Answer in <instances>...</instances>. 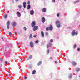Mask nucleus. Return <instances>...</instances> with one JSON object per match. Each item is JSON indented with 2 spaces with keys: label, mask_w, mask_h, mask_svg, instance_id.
I'll list each match as a JSON object with an SVG mask.
<instances>
[{
  "label": "nucleus",
  "mask_w": 80,
  "mask_h": 80,
  "mask_svg": "<svg viewBox=\"0 0 80 80\" xmlns=\"http://www.w3.org/2000/svg\"><path fill=\"white\" fill-rule=\"evenodd\" d=\"M53 30V26L52 25H50L49 27L47 28H46V30L48 31V30Z\"/></svg>",
  "instance_id": "nucleus-1"
},
{
  "label": "nucleus",
  "mask_w": 80,
  "mask_h": 80,
  "mask_svg": "<svg viewBox=\"0 0 80 80\" xmlns=\"http://www.w3.org/2000/svg\"><path fill=\"white\" fill-rule=\"evenodd\" d=\"M36 24V22H35V21H33V22H32L31 23V25L32 26V27H33L34 26H35V25Z\"/></svg>",
  "instance_id": "nucleus-2"
},
{
  "label": "nucleus",
  "mask_w": 80,
  "mask_h": 80,
  "mask_svg": "<svg viewBox=\"0 0 80 80\" xmlns=\"http://www.w3.org/2000/svg\"><path fill=\"white\" fill-rule=\"evenodd\" d=\"M72 36H75V30H73L71 33Z\"/></svg>",
  "instance_id": "nucleus-3"
},
{
  "label": "nucleus",
  "mask_w": 80,
  "mask_h": 80,
  "mask_svg": "<svg viewBox=\"0 0 80 80\" xmlns=\"http://www.w3.org/2000/svg\"><path fill=\"white\" fill-rule=\"evenodd\" d=\"M38 26H35L33 28V30L34 31H35L36 30H38Z\"/></svg>",
  "instance_id": "nucleus-4"
},
{
  "label": "nucleus",
  "mask_w": 80,
  "mask_h": 80,
  "mask_svg": "<svg viewBox=\"0 0 80 80\" xmlns=\"http://www.w3.org/2000/svg\"><path fill=\"white\" fill-rule=\"evenodd\" d=\"M72 63L73 66H76L77 65V62L75 61H72Z\"/></svg>",
  "instance_id": "nucleus-5"
},
{
  "label": "nucleus",
  "mask_w": 80,
  "mask_h": 80,
  "mask_svg": "<svg viewBox=\"0 0 80 80\" xmlns=\"http://www.w3.org/2000/svg\"><path fill=\"white\" fill-rule=\"evenodd\" d=\"M42 11L43 13H45L46 12H47V8H42Z\"/></svg>",
  "instance_id": "nucleus-6"
},
{
  "label": "nucleus",
  "mask_w": 80,
  "mask_h": 80,
  "mask_svg": "<svg viewBox=\"0 0 80 80\" xmlns=\"http://www.w3.org/2000/svg\"><path fill=\"white\" fill-rule=\"evenodd\" d=\"M42 23H45V18L44 17H42Z\"/></svg>",
  "instance_id": "nucleus-7"
},
{
  "label": "nucleus",
  "mask_w": 80,
  "mask_h": 80,
  "mask_svg": "<svg viewBox=\"0 0 80 80\" xmlns=\"http://www.w3.org/2000/svg\"><path fill=\"white\" fill-rule=\"evenodd\" d=\"M29 13H30V15H32L34 14V11L33 10H31L29 12Z\"/></svg>",
  "instance_id": "nucleus-8"
},
{
  "label": "nucleus",
  "mask_w": 80,
  "mask_h": 80,
  "mask_svg": "<svg viewBox=\"0 0 80 80\" xmlns=\"http://www.w3.org/2000/svg\"><path fill=\"white\" fill-rule=\"evenodd\" d=\"M30 45L31 48H32L33 47V42H32V41L30 43Z\"/></svg>",
  "instance_id": "nucleus-9"
},
{
  "label": "nucleus",
  "mask_w": 80,
  "mask_h": 80,
  "mask_svg": "<svg viewBox=\"0 0 80 80\" xmlns=\"http://www.w3.org/2000/svg\"><path fill=\"white\" fill-rule=\"evenodd\" d=\"M16 13L18 14V17H21V14L20 13V12H17Z\"/></svg>",
  "instance_id": "nucleus-10"
},
{
  "label": "nucleus",
  "mask_w": 80,
  "mask_h": 80,
  "mask_svg": "<svg viewBox=\"0 0 80 80\" xmlns=\"http://www.w3.org/2000/svg\"><path fill=\"white\" fill-rule=\"evenodd\" d=\"M76 71V72H80V68H76L75 69Z\"/></svg>",
  "instance_id": "nucleus-11"
},
{
  "label": "nucleus",
  "mask_w": 80,
  "mask_h": 80,
  "mask_svg": "<svg viewBox=\"0 0 80 80\" xmlns=\"http://www.w3.org/2000/svg\"><path fill=\"white\" fill-rule=\"evenodd\" d=\"M41 36L42 37H44V33L42 31L41 32Z\"/></svg>",
  "instance_id": "nucleus-12"
},
{
  "label": "nucleus",
  "mask_w": 80,
  "mask_h": 80,
  "mask_svg": "<svg viewBox=\"0 0 80 80\" xmlns=\"http://www.w3.org/2000/svg\"><path fill=\"white\" fill-rule=\"evenodd\" d=\"M23 7H24V8H26V2H24L23 3Z\"/></svg>",
  "instance_id": "nucleus-13"
},
{
  "label": "nucleus",
  "mask_w": 80,
  "mask_h": 80,
  "mask_svg": "<svg viewBox=\"0 0 80 80\" xmlns=\"http://www.w3.org/2000/svg\"><path fill=\"white\" fill-rule=\"evenodd\" d=\"M80 2V1L77 0L75 1H74L73 3H74V4H75L76 3H78V2Z\"/></svg>",
  "instance_id": "nucleus-14"
},
{
  "label": "nucleus",
  "mask_w": 80,
  "mask_h": 80,
  "mask_svg": "<svg viewBox=\"0 0 80 80\" xmlns=\"http://www.w3.org/2000/svg\"><path fill=\"white\" fill-rule=\"evenodd\" d=\"M60 23V21H56V25H58V24H59Z\"/></svg>",
  "instance_id": "nucleus-15"
},
{
  "label": "nucleus",
  "mask_w": 80,
  "mask_h": 80,
  "mask_svg": "<svg viewBox=\"0 0 80 80\" xmlns=\"http://www.w3.org/2000/svg\"><path fill=\"white\" fill-rule=\"evenodd\" d=\"M9 35L10 37L11 38L12 37V33L11 32H9Z\"/></svg>",
  "instance_id": "nucleus-16"
},
{
  "label": "nucleus",
  "mask_w": 80,
  "mask_h": 80,
  "mask_svg": "<svg viewBox=\"0 0 80 80\" xmlns=\"http://www.w3.org/2000/svg\"><path fill=\"white\" fill-rule=\"evenodd\" d=\"M30 8V4L28 5L27 7V9L28 10H29Z\"/></svg>",
  "instance_id": "nucleus-17"
},
{
  "label": "nucleus",
  "mask_w": 80,
  "mask_h": 80,
  "mask_svg": "<svg viewBox=\"0 0 80 80\" xmlns=\"http://www.w3.org/2000/svg\"><path fill=\"white\" fill-rule=\"evenodd\" d=\"M17 25V23L16 22H14L12 23V26L13 27H15V26H16V25Z\"/></svg>",
  "instance_id": "nucleus-18"
},
{
  "label": "nucleus",
  "mask_w": 80,
  "mask_h": 80,
  "mask_svg": "<svg viewBox=\"0 0 80 80\" xmlns=\"http://www.w3.org/2000/svg\"><path fill=\"white\" fill-rule=\"evenodd\" d=\"M36 72V71L35 70H33L32 72V74H33V75H34V74H35V73Z\"/></svg>",
  "instance_id": "nucleus-19"
},
{
  "label": "nucleus",
  "mask_w": 80,
  "mask_h": 80,
  "mask_svg": "<svg viewBox=\"0 0 80 80\" xmlns=\"http://www.w3.org/2000/svg\"><path fill=\"white\" fill-rule=\"evenodd\" d=\"M6 24L7 25H10V21H8L7 22Z\"/></svg>",
  "instance_id": "nucleus-20"
},
{
  "label": "nucleus",
  "mask_w": 80,
  "mask_h": 80,
  "mask_svg": "<svg viewBox=\"0 0 80 80\" xmlns=\"http://www.w3.org/2000/svg\"><path fill=\"white\" fill-rule=\"evenodd\" d=\"M76 47H77V44H75L73 45V48L75 49L76 48Z\"/></svg>",
  "instance_id": "nucleus-21"
},
{
  "label": "nucleus",
  "mask_w": 80,
  "mask_h": 80,
  "mask_svg": "<svg viewBox=\"0 0 80 80\" xmlns=\"http://www.w3.org/2000/svg\"><path fill=\"white\" fill-rule=\"evenodd\" d=\"M41 64H42V61H39L38 63V65H40Z\"/></svg>",
  "instance_id": "nucleus-22"
},
{
  "label": "nucleus",
  "mask_w": 80,
  "mask_h": 80,
  "mask_svg": "<svg viewBox=\"0 0 80 80\" xmlns=\"http://www.w3.org/2000/svg\"><path fill=\"white\" fill-rule=\"evenodd\" d=\"M32 58H33V56H32V55H31L29 56L28 59H32Z\"/></svg>",
  "instance_id": "nucleus-23"
},
{
  "label": "nucleus",
  "mask_w": 80,
  "mask_h": 80,
  "mask_svg": "<svg viewBox=\"0 0 80 80\" xmlns=\"http://www.w3.org/2000/svg\"><path fill=\"white\" fill-rule=\"evenodd\" d=\"M32 38V35L31 34L29 36V38L30 39H31Z\"/></svg>",
  "instance_id": "nucleus-24"
},
{
  "label": "nucleus",
  "mask_w": 80,
  "mask_h": 80,
  "mask_svg": "<svg viewBox=\"0 0 80 80\" xmlns=\"http://www.w3.org/2000/svg\"><path fill=\"white\" fill-rule=\"evenodd\" d=\"M57 27L58 28H60V24H59L57 25Z\"/></svg>",
  "instance_id": "nucleus-25"
},
{
  "label": "nucleus",
  "mask_w": 80,
  "mask_h": 80,
  "mask_svg": "<svg viewBox=\"0 0 80 80\" xmlns=\"http://www.w3.org/2000/svg\"><path fill=\"white\" fill-rule=\"evenodd\" d=\"M18 7L19 8H20V9H21V8H22V5H19Z\"/></svg>",
  "instance_id": "nucleus-26"
},
{
  "label": "nucleus",
  "mask_w": 80,
  "mask_h": 80,
  "mask_svg": "<svg viewBox=\"0 0 80 80\" xmlns=\"http://www.w3.org/2000/svg\"><path fill=\"white\" fill-rule=\"evenodd\" d=\"M78 34V32H75V35H77Z\"/></svg>",
  "instance_id": "nucleus-27"
},
{
  "label": "nucleus",
  "mask_w": 80,
  "mask_h": 80,
  "mask_svg": "<svg viewBox=\"0 0 80 80\" xmlns=\"http://www.w3.org/2000/svg\"><path fill=\"white\" fill-rule=\"evenodd\" d=\"M4 18H7V14L4 16Z\"/></svg>",
  "instance_id": "nucleus-28"
},
{
  "label": "nucleus",
  "mask_w": 80,
  "mask_h": 80,
  "mask_svg": "<svg viewBox=\"0 0 80 80\" xmlns=\"http://www.w3.org/2000/svg\"><path fill=\"white\" fill-rule=\"evenodd\" d=\"M72 76H73V74H70V78H72Z\"/></svg>",
  "instance_id": "nucleus-29"
},
{
  "label": "nucleus",
  "mask_w": 80,
  "mask_h": 80,
  "mask_svg": "<svg viewBox=\"0 0 80 80\" xmlns=\"http://www.w3.org/2000/svg\"><path fill=\"white\" fill-rule=\"evenodd\" d=\"M77 51L78 52H80V48H78V49H77Z\"/></svg>",
  "instance_id": "nucleus-30"
},
{
  "label": "nucleus",
  "mask_w": 80,
  "mask_h": 80,
  "mask_svg": "<svg viewBox=\"0 0 80 80\" xmlns=\"http://www.w3.org/2000/svg\"><path fill=\"white\" fill-rule=\"evenodd\" d=\"M1 38L2 39V40H3V41H4V39H3V37H1Z\"/></svg>",
  "instance_id": "nucleus-31"
},
{
  "label": "nucleus",
  "mask_w": 80,
  "mask_h": 80,
  "mask_svg": "<svg viewBox=\"0 0 80 80\" xmlns=\"http://www.w3.org/2000/svg\"><path fill=\"white\" fill-rule=\"evenodd\" d=\"M7 28L8 29H10V27H9V25H7Z\"/></svg>",
  "instance_id": "nucleus-32"
},
{
  "label": "nucleus",
  "mask_w": 80,
  "mask_h": 80,
  "mask_svg": "<svg viewBox=\"0 0 80 80\" xmlns=\"http://www.w3.org/2000/svg\"><path fill=\"white\" fill-rule=\"evenodd\" d=\"M35 43H38V40H37L35 41Z\"/></svg>",
  "instance_id": "nucleus-33"
},
{
  "label": "nucleus",
  "mask_w": 80,
  "mask_h": 80,
  "mask_svg": "<svg viewBox=\"0 0 80 80\" xmlns=\"http://www.w3.org/2000/svg\"><path fill=\"white\" fill-rule=\"evenodd\" d=\"M65 56L66 57H67V60H68V57H67L68 55L66 54Z\"/></svg>",
  "instance_id": "nucleus-34"
},
{
  "label": "nucleus",
  "mask_w": 80,
  "mask_h": 80,
  "mask_svg": "<svg viewBox=\"0 0 80 80\" xmlns=\"http://www.w3.org/2000/svg\"><path fill=\"white\" fill-rule=\"evenodd\" d=\"M24 30L25 31L27 30V28L24 27Z\"/></svg>",
  "instance_id": "nucleus-35"
},
{
  "label": "nucleus",
  "mask_w": 80,
  "mask_h": 80,
  "mask_svg": "<svg viewBox=\"0 0 80 80\" xmlns=\"http://www.w3.org/2000/svg\"><path fill=\"white\" fill-rule=\"evenodd\" d=\"M57 17H60V14H59V13H58L57 14Z\"/></svg>",
  "instance_id": "nucleus-36"
},
{
  "label": "nucleus",
  "mask_w": 80,
  "mask_h": 80,
  "mask_svg": "<svg viewBox=\"0 0 80 80\" xmlns=\"http://www.w3.org/2000/svg\"><path fill=\"white\" fill-rule=\"evenodd\" d=\"M50 42H51V43H52V42H53V40L51 39L50 40Z\"/></svg>",
  "instance_id": "nucleus-37"
},
{
  "label": "nucleus",
  "mask_w": 80,
  "mask_h": 80,
  "mask_svg": "<svg viewBox=\"0 0 80 80\" xmlns=\"http://www.w3.org/2000/svg\"><path fill=\"white\" fill-rule=\"evenodd\" d=\"M5 65H6V64H7V61H5Z\"/></svg>",
  "instance_id": "nucleus-38"
},
{
  "label": "nucleus",
  "mask_w": 80,
  "mask_h": 80,
  "mask_svg": "<svg viewBox=\"0 0 80 80\" xmlns=\"http://www.w3.org/2000/svg\"><path fill=\"white\" fill-rule=\"evenodd\" d=\"M24 78V79H27V78L26 76H25Z\"/></svg>",
  "instance_id": "nucleus-39"
},
{
  "label": "nucleus",
  "mask_w": 80,
  "mask_h": 80,
  "mask_svg": "<svg viewBox=\"0 0 80 80\" xmlns=\"http://www.w3.org/2000/svg\"><path fill=\"white\" fill-rule=\"evenodd\" d=\"M52 2H55V0H52Z\"/></svg>",
  "instance_id": "nucleus-40"
},
{
  "label": "nucleus",
  "mask_w": 80,
  "mask_h": 80,
  "mask_svg": "<svg viewBox=\"0 0 80 80\" xmlns=\"http://www.w3.org/2000/svg\"><path fill=\"white\" fill-rule=\"evenodd\" d=\"M30 1H28V5H29V4H30Z\"/></svg>",
  "instance_id": "nucleus-41"
},
{
  "label": "nucleus",
  "mask_w": 80,
  "mask_h": 80,
  "mask_svg": "<svg viewBox=\"0 0 80 80\" xmlns=\"http://www.w3.org/2000/svg\"><path fill=\"white\" fill-rule=\"evenodd\" d=\"M0 59V61H2V60H3V59H2V58H1Z\"/></svg>",
  "instance_id": "nucleus-42"
},
{
  "label": "nucleus",
  "mask_w": 80,
  "mask_h": 80,
  "mask_svg": "<svg viewBox=\"0 0 80 80\" xmlns=\"http://www.w3.org/2000/svg\"><path fill=\"white\" fill-rule=\"evenodd\" d=\"M36 37H37V36H36V35H34V36H33V37H34V38H36Z\"/></svg>",
  "instance_id": "nucleus-43"
},
{
  "label": "nucleus",
  "mask_w": 80,
  "mask_h": 80,
  "mask_svg": "<svg viewBox=\"0 0 80 80\" xmlns=\"http://www.w3.org/2000/svg\"><path fill=\"white\" fill-rule=\"evenodd\" d=\"M47 53H47L48 54L49 53V50H48V51H47Z\"/></svg>",
  "instance_id": "nucleus-44"
},
{
  "label": "nucleus",
  "mask_w": 80,
  "mask_h": 80,
  "mask_svg": "<svg viewBox=\"0 0 80 80\" xmlns=\"http://www.w3.org/2000/svg\"><path fill=\"white\" fill-rule=\"evenodd\" d=\"M46 35H47H47H48V33L46 32Z\"/></svg>",
  "instance_id": "nucleus-45"
},
{
  "label": "nucleus",
  "mask_w": 80,
  "mask_h": 80,
  "mask_svg": "<svg viewBox=\"0 0 80 80\" xmlns=\"http://www.w3.org/2000/svg\"><path fill=\"white\" fill-rule=\"evenodd\" d=\"M55 63H56V64L57 63V62L56 61H55Z\"/></svg>",
  "instance_id": "nucleus-46"
},
{
  "label": "nucleus",
  "mask_w": 80,
  "mask_h": 80,
  "mask_svg": "<svg viewBox=\"0 0 80 80\" xmlns=\"http://www.w3.org/2000/svg\"><path fill=\"white\" fill-rule=\"evenodd\" d=\"M18 0H16V2H18Z\"/></svg>",
  "instance_id": "nucleus-47"
},
{
  "label": "nucleus",
  "mask_w": 80,
  "mask_h": 80,
  "mask_svg": "<svg viewBox=\"0 0 80 80\" xmlns=\"http://www.w3.org/2000/svg\"><path fill=\"white\" fill-rule=\"evenodd\" d=\"M79 78H80V75H79Z\"/></svg>",
  "instance_id": "nucleus-48"
},
{
  "label": "nucleus",
  "mask_w": 80,
  "mask_h": 80,
  "mask_svg": "<svg viewBox=\"0 0 80 80\" xmlns=\"http://www.w3.org/2000/svg\"><path fill=\"white\" fill-rule=\"evenodd\" d=\"M47 48H48V45H47Z\"/></svg>",
  "instance_id": "nucleus-49"
},
{
  "label": "nucleus",
  "mask_w": 80,
  "mask_h": 80,
  "mask_svg": "<svg viewBox=\"0 0 80 80\" xmlns=\"http://www.w3.org/2000/svg\"><path fill=\"white\" fill-rule=\"evenodd\" d=\"M18 44H19V43H18V44H17L18 45Z\"/></svg>",
  "instance_id": "nucleus-50"
},
{
  "label": "nucleus",
  "mask_w": 80,
  "mask_h": 80,
  "mask_svg": "<svg viewBox=\"0 0 80 80\" xmlns=\"http://www.w3.org/2000/svg\"><path fill=\"white\" fill-rule=\"evenodd\" d=\"M64 0L65 1V0Z\"/></svg>",
  "instance_id": "nucleus-51"
}]
</instances>
